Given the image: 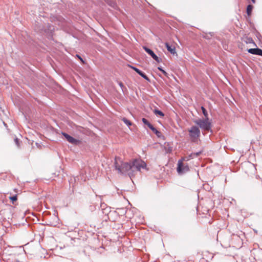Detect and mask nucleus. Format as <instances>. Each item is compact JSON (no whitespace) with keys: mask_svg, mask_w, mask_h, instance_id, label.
<instances>
[{"mask_svg":"<svg viewBox=\"0 0 262 262\" xmlns=\"http://www.w3.org/2000/svg\"><path fill=\"white\" fill-rule=\"evenodd\" d=\"M189 135L192 140H195L200 136V131L198 127L193 126L189 130Z\"/></svg>","mask_w":262,"mask_h":262,"instance_id":"39448f33","label":"nucleus"},{"mask_svg":"<svg viewBox=\"0 0 262 262\" xmlns=\"http://www.w3.org/2000/svg\"><path fill=\"white\" fill-rule=\"evenodd\" d=\"M177 170L178 173L180 174V159L178 160L177 162Z\"/></svg>","mask_w":262,"mask_h":262,"instance_id":"f3484780","label":"nucleus"},{"mask_svg":"<svg viewBox=\"0 0 262 262\" xmlns=\"http://www.w3.org/2000/svg\"><path fill=\"white\" fill-rule=\"evenodd\" d=\"M76 56L83 62H84L83 59H82V58L78 55H76Z\"/></svg>","mask_w":262,"mask_h":262,"instance_id":"393cba45","label":"nucleus"},{"mask_svg":"<svg viewBox=\"0 0 262 262\" xmlns=\"http://www.w3.org/2000/svg\"><path fill=\"white\" fill-rule=\"evenodd\" d=\"M252 3L255 4V0H251Z\"/></svg>","mask_w":262,"mask_h":262,"instance_id":"c85d7f7f","label":"nucleus"},{"mask_svg":"<svg viewBox=\"0 0 262 262\" xmlns=\"http://www.w3.org/2000/svg\"><path fill=\"white\" fill-rule=\"evenodd\" d=\"M249 53L262 56V50L259 48H251L248 50Z\"/></svg>","mask_w":262,"mask_h":262,"instance_id":"0eeeda50","label":"nucleus"},{"mask_svg":"<svg viewBox=\"0 0 262 262\" xmlns=\"http://www.w3.org/2000/svg\"><path fill=\"white\" fill-rule=\"evenodd\" d=\"M158 69H159L160 71H162L164 74H165V73H166L165 71H164L162 68H158Z\"/></svg>","mask_w":262,"mask_h":262,"instance_id":"a878e982","label":"nucleus"},{"mask_svg":"<svg viewBox=\"0 0 262 262\" xmlns=\"http://www.w3.org/2000/svg\"><path fill=\"white\" fill-rule=\"evenodd\" d=\"M149 128L155 134L156 132L158 131V130L152 125H150Z\"/></svg>","mask_w":262,"mask_h":262,"instance_id":"6ab92c4d","label":"nucleus"},{"mask_svg":"<svg viewBox=\"0 0 262 262\" xmlns=\"http://www.w3.org/2000/svg\"><path fill=\"white\" fill-rule=\"evenodd\" d=\"M191 158H192V155H189V157H181V174L187 173L189 171L188 165L184 163V162L188 161Z\"/></svg>","mask_w":262,"mask_h":262,"instance_id":"20e7f679","label":"nucleus"},{"mask_svg":"<svg viewBox=\"0 0 262 262\" xmlns=\"http://www.w3.org/2000/svg\"><path fill=\"white\" fill-rule=\"evenodd\" d=\"M142 72V71H141L140 70H139L137 73H138L140 75Z\"/></svg>","mask_w":262,"mask_h":262,"instance_id":"bb28decb","label":"nucleus"},{"mask_svg":"<svg viewBox=\"0 0 262 262\" xmlns=\"http://www.w3.org/2000/svg\"><path fill=\"white\" fill-rule=\"evenodd\" d=\"M195 155H196V156H198L199 155V152H197V153H196V154H195Z\"/></svg>","mask_w":262,"mask_h":262,"instance_id":"c756f323","label":"nucleus"},{"mask_svg":"<svg viewBox=\"0 0 262 262\" xmlns=\"http://www.w3.org/2000/svg\"><path fill=\"white\" fill-rule=\"evenodd\" d=\"M62 135L64 137V138L66 139V140L68 138V137L70 136L69 135L66 133L62 132Z\"/></svg>","mask_w":262,"mask_h":262,"instance_id":"aec40b11","label":"nucleus"},{"mask_svg":"<svg viewBox=\"0 0 262 262\" xmlns=\"http://www.w3.org/2000/svg\"><path fill=\"white\" fill-rule=\"evenodd\" d=\"M118 84L120 86L121 89L123 90V88H124V85H123V83L122 82L120 81V82H118Z\"/></svg>","mask_w":262,"mask_h":262,"instance_id":"412c9836","label":"nucleus"},{"mask_svg":"<svg viewBox=\"0 0 262 262\" xmlns=\"http://www.w3.org/2000/svg\"><path fill=\"white\" fill-rule=\"evenodd\" d=\"M201 110L202 111V113H203L204 116H205V118H209L207 111L205 108V107L204 106H201Z\"/></svg>","mask_w":262,"mask_h":262,"instance_id":"ddd939ff","label":"nucleus"},{"mask_svg":"<svg viewBox=\"0 0 262 262\" xmlns=\"http://www.w3.org/2000/svg\"><path fill=\"white\" fill-rule=\"evenodd\" d=\"M166 46L167 48V50L170 52L171 54H174L175 53V49L174 48L172 47V46H170L168 43H166Z\"/></svg>","mask_w":262,"mask_h":262,"instance_id":"1a4fd4ad","label":"nucleus"},{"mask_svg":"<svg viewBox=\"0 0 262 262\" xmlns=\"http://www.w3.org/2000/svg\"><path fill=\"white\" fill-rule=\"evenodd\" d=\"M132 69L134 70V71L137 73L138 70H139V69L136 68V67H132Z\"/></svg>","mask_w":262,"mask_h":262,"instance_id":"b1692460","label":"nucleus"},{"mask_svg":"<svg viewBox=\"0 0 262 262\" xmlns=\"http://www.w3.org/2000/svg\"><path fill=\"white\" fill-rule=\"evenodd\" d=\"M140 75L142 77H143L144 79H145V80H146L147 81L149 80V79L148 77L147 76V75L144 73H143V72H142V73L140 74Z\"/></svg>","mask_w":262,"mask_h":262,"instance_id":"a211bd4d","label":"nucleus"},{"mask_svg":"<svg viewBox=\"0 0 262 262\" xmlns=\"http://www.w3.org/2000/svg\"><path fill=\"white\" fill-rule=\"evenodd\" d=\"M67 140L70 143L76 145L79 143V141L78 140H77L72 136H70L67 139Z\"/></svg>","mask_w":262,"mask_h":262,"instance_id":"6e6552de","label":"nucleus"},{"mask_svg":"<svg viewBox=\"0 0 262 262\" xmlns=\"http://www.w3.org/2000/svg\"><path fill=\"white\" fill-rule=\"evenodd\" d=\"M130 169L129 172V177L133 176L137 171H140L141 168L145 169L146 164L141 160L135 159L130 162Z\"/></svg>","mask_w":262,"mask_h":262,"instance_id":"f03ea898","label":"nucleus"},{"mask_svg":"<svg viewBox=\"0 0 262 262\" xmlns=\"http://www.w3.org/2000/svg\"><path fill=\"white\" fill-rule=\"evenodd\" d=\"M194 123L199 126L203 130L208 131L211 128V123L209 118H205L204 119H198L195 120Z\"/></svg>","mask_w":262,"mask_h":262,"instance_id":"7ed1b4c3","label":"nucleus"},{"mask_svg":"<svg viewBox=\"0 0 262 262\" xmlns=\"http://www.w3.org/2000/svg\"><path fill=\"white\" fill-rule=\"evenodd\" d=\"M143 49L157 62L160 63L162 61V59L159 58L151 49L145 46L143 47Z\"/></svg>","mask_w":262,"mask_h":262,"instance_id":"423d86ee","label":"nucleus"},{"mask_svg":"<svg viewBox=\"0 0 262 262\" xmlns=\"http://www.w3.org/2000/svg\"><path fill=\"white\" fill-rule=\"evenodd\" d=\"M164 147L166 153L170 152L172 150V147L169 146V145L166 143L164 145Z\"/></svg>","mask_w":262,"mask_h":262,"instance_id":"9d476101","label":"nucleus"},{"mask_svg":"<svg viewBox=\"0 0 262 262\" xmlns=\"http://www.w3.org/2000/svg\"><path fill=\"white\" fill-rule=\"evenodd\" d=\"M142 121L143 123L144 124L147 125L148 127H149V126H150V125H152L151 123H150L149 122V121L146 119H145L144 118H142Z\"/></svg>","mask_w":262,"mask_h":262,"instance_id":"2eb2a0df","label":"nucleus"},{"mask_svg":"<svg viewBox=\"0 0 262 262\" xmlns=\"http://www.w3.org/2000/svg\"><path fill=\"white\" fill-rule=\"evenodd\" d=\"M9 199L10 200H11L12 203L13 204L15 201H17V196L16 194L14 195L13 196H11L9 197Z\"/></svg>","mask_w":262,"mask_h":262,"instance_id":"dca6fc26","label":"nucleus"},{"mask_svg":"<svg viewBox=\"0 0 262 262\" xmlns=\"http://www.w3.org/2000/svg\"><path fill=\"white\" fill-rule=\"evenodd\" d=\"M122 121L125 123L128 126H129L130 125H132V123L129 120H128L127 119H126V118H123L122 119Z\"/></svg>","mask_w":262,"mask_h":262,"instance_id":"f8f14e48","label":"nucleus"},{"mask_svg":"<svg viewBox=\"0 0 262 262\" xmlns=\"http://www.w3.org/2000/svg\"><path fill=\"white\" fill-rule=\"evenodd\" d=\"M142 72V71H141L140 70H139L137 73H138L140 75Z\"/></svg>","mask_w":262,"mask_h":262,"instance_id":"cd10ccee","label":"nucleus"},{"mask_svg":"<svg viewBox=\"0 0 262 262\" xmlns=\"http://www.w3.org/2000/svg\"><path fill=\"white\" fill-rule=\"evenodd\" d=\"M253 6L251 5H249L247 7V14L250 16L251 14L252 10L253 9Z\"/></svg>","mask_w":262,"mask_h":262,"instance_id":"9b49d317","label":"nucleus"},{"mask_svg":"<svg viewBox=\"0 0 262 262\" xmlns=\"http://www.w3.org/2000/svg\"><path fill=\"white\" fill-rule=\"evenodd\" d=\"M15 144L19 146V140L17 138L14 139Z\"/></svg>","mask_w":262,"mask_h":262,"instance_id":"5701e85b","label":"nucleus"},{"mask_svg":"<svg viewBox=\"0 0 262 262\" xmlns=\"http://www.w3.org/2000/svg\"><path fill=\"white\" fill-rule=\"evenodd\" d=\"M155 134L158 137H160L161 136V133L160 132H159V130H158L157 132H156Z\"/></svg>","mask_w":262,"mask_h":262,"instance_id":"4be33fe9","label":"nucleus"},{"mask_svg":"<svg viewBox=\"0 0 262 262\" xmlns=\"http://www.w3.org/2000/svg\"><path fill=\"white\" fill-rule=\"evenodd\" d=\"M114 166L118 173L121 174L127 173L129 175V172L131 167L130 163L123 162L120 158L115 157Z\"/></svg>","mask_w":262,"mask_h":262,"instance_id":"f257e3e1","label":"nucleus"},{"mask_svg":"<svg viewBox=\"0 0 262 262\" xmlns=\"http://www.w3.org/2000/svg\"><path fill=\"white\" fill-rule=\"evenodd\" d=\"M154 113L157 115H159L161 117L164 116V113L162 111L158 110H155Z\"/></svg>","mask_w":262,"mask_h":262,"instance_id":"4468645a","label":"nucleus"}]
</instances>
